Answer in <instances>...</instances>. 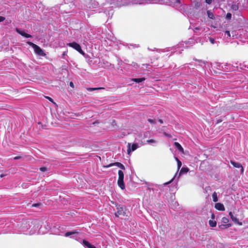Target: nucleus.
<instances>
[{
	"label": "nucleus",
	"instance_id": "1",
	"mask_svg": "<svg viewBox=\"0 0 248 248\" xmlns=\"http://www.w3.org/2000/svg\"><path fill=\"white\" fill-rule=\"evenodd\" d=\"M82 232L81 229L76 227V228L73 230L66 231L63 235L65 237H68L80 243L82 240L80 237V235H82Z\"/></svg>",
	"mask_w": 248,
	"mask_h": 248
},
{
	"label": "nucleus",
	"instance_id": "2",
	"mask_svg": "<svg viewBox=\"0 0 248 248\" xmlns=\"http://www.w3.org/2000/svg\"><path fill=\"white\" fill-rule=\"evenodd\" d=\"M112 204L114 205L116 208L117 212L115 213L114 215L116 217H119L120 216L124 217H127V208L124 205L119 204L118 203L111 201Z\"/></svg>",
	"mask_w": 248,
	"mask_h": 248
},
{
	"label": "nucleus",
	"instance_id": "3",
	"mask_svg": "<svg viewBox=\"0 0 248 248\" xmlns=\"http://www.w3.org/2000/svg\"><path fill=\"white\" fill-rule=\"evenodd\" d=\"M30 225V219H24L17 223V227L19 230L18 233L29 235V227Z\"/></svg>",
	"mask_w": 248,
	"mask_h": 248
},
{
	"label": "nucleus",
	"instance_id": "4",
	"mask_svg": "<svg viewBox=\"0 0 248 248\" xmlns=\"http://www.w3.org/2000/svg\"><path fill=\"white\" fill-rule=\"evenodd\" d=\"M41 228L39 222L36 219H30V225L29 227V235H32L38 232Z\"/></svg>",
	"mask_w": 248,
	"mask_h": 248
},
{
	"label": "nucleus",
	"instance_id": "5",
	"mask_svg": "<svg viewBox=\"0 0 248 248\" xmlns=\"http://www.w3.org/2000/svg\"><path fill=\"white\" fill-rule=\"evenodd\" d=\"M27 43L33 48L34 51L36 54L41 56H44L46 55L44 50L38 45L31 41H27Z\"/></svg>",
	"mask_w": 248,
	"mask_h": 248
},
{
	"label": "nucleus",
	"instance_id": "6",
	"mask_svg": "<svg viewBox=\"0 0 248 248\" xmlns=\"http://www.w3.org/2000/svg\"><path fill=\"white\" fill-rule=\"evenodd\" d=\"M233 65L230 63H219L217 65V68L224 71H233Z\"/></svg>",
	"mask_w": 248,
	"mask_h": 248
},
{
	"label": "nucleus",
	"instance_id": "7",
	"mask_svg": "<svg viewBox=\"0 0 248 248\" xmlns=\"http://www.w3.org/2000/svg\"><path fill=\"white\" fill-rule=\"evenodd\" d=\"M188 171H189V169L187 167L183 166L181 168L178 177H177V173H176L175 174V175L173 176V177L169 182L165 183L164 184V185H167L171 183L172 181H173L176 179V177H177V180H178L181 174L186 173Z\"/></svg>",
	"mask_w": 248,
	"mask_h": 248
},
{
	"label": "nucleus",
	"instance_id": "8",
	"mask_svg": "<svg viewBox=\"0 0 248 248\" xmlns=\"http://www.w3.org/2000/svg\"><path fill=\"white\" fill-rule=\"evenodd\" d=\"M67 46L75 49L82 55H85V53L82 50L80 45L76 42H72L67 44Z\"/></svg>",
	"mask_w": 248,
	"mask_h": 248
},
{
	"label": "nucleus",
	"instance_id": "9",
	"mask_svg": "<svg viewBox=\"0 0 248 248\" xmlns=\"http://www.w3.org/2000/svg\"><path fill=\"white\" fill-rule=\"evenodd\" d=\"M139 147V146L138 143H133L132 144L130 143H128L127 149V154L130 155L132 152L135 151Z\"/></svg>",
	"mask_w": 248,
	"mask_h": 248
},
{
	"label": "nucleus",
	"instance_id": "10",
	"mask_svg": "<svg viewBox=\"0 0 248 248\" xmlns=\"http://www.w3.org/2000/svg\"><path fill=\"white\" fill-rule=\"evenodd\" d=\"M16 32L19 34L21 35L23 37L28 38H32V36L30 34H28L26 32V30H22L20 28H16Z\"/></svg>",
	"mask_w": 248,
	"mask_h": 248
},
{
	"label": "nucleus",
	"instance_id": "11",
	"mask_svg": "<svg viewBox=\"0 0 248 248\" xmlns=\"http://www.w3.org/2000/svg\"><path fill=\"white\" fill-rule=\"evenodd\" d=\"M194 43V39L192 38H190V39H189V40L188 41H185L184 42H183L180 43L179 44H178L177 45V46H175V47L180 48L182 46L183 47L187 48V44H193Z\"/></svg>",
	"mask_w": 248,
	"mask_h": 248
},
{
	"label": "nucleus",
	"instance_id": "12",
	"mask_svg": "<svg viewBox=\"0 0 248 248\" xmlns=\"http://www.w3.org/2000/svg\"><path fill=\"white\" fill-rule=\"evenodd\" d=\"M229 215L232 221H233L235 224L239 226L242 225V222L239 221L238 219L236 217L234 216L233 213L232 211H230L229 212Z\"/></svg>",
	"mask_w": 248,
	"mask_h": 248
},
{
	"label": "nucleus",
	"instance_id": "13",
	"mask_svg": "<svg viewBox=\"0 0 248 248\" xmlns=\"http://www.w3.org/2000/svg\"><path fill=\"white\" fill-rule=\"evenodd\" d=\"M79 243L81 244L85 248H96L95 246L85 239H82Z\"/></svg>",
	"mask_w": 248,
	"mask_h": 248
},
{
	"label": "nucleus",
	"instance_id": "14",
	"mask_svg": "<svg viewBox=\"0 0 248 248\" xmlns=\"http://www.w3.org/2000/svg\"><path fill=\"white\" fill-rule=\"evenodd\" d=\"M230 163L234 168H240L241 173L244 172V169L241 163L232 160L230 161Z\"/></svg>",
	"mask_w": 248,
	"mask_h": 248
},
{
	"label": "nucleus",
	"instance_id": "15",
	"mask_svg": "<svg viewBox=\"0 0 248 248\" xmlns=\"http://www.w3.org/2000/svg\"><path fill=\"white\" fill-rule=\"evenodd\" d=\"M112 166H117V167L121 169L122 170H124L125 167L124 166L119 162H116L114 163H110L109 165L105 166L106 168H109Z\"/></svg>",
	"mask_w": 248,
	"mask_h": 248
},
{
	"label": "nucleus",
	"instance_id": "16",
	"mask_svg": "<svg viewBox=\"0 0 248 248\" xmlns=\"http://www.w3.org/2000/svg\"><path fill=\"white\" fill-rule=\"evenodd\" d=\"M215 207L216 209L220 211H223L225 210L223 204L220 202L216 203L215 205Z\"/></svg>",
	"mask_w": 248,
	"mask_h": 248
},
{
	"label": "nucleus",
	"instance_id": "17",
	"mask_svg": "<svg viewBox=\"0 0 248 248\" xmlns=\"http://www.w3.org/2000/svg\"><path fill=\"white\" fill-rule=\"evenodd\" d=\"M232 224H225L222 223L221 224H220V225L219 224L218 226V227L220 230H223L227 229L232 227Z\"/></svg>",
	"mask_w": 248,
	"mask_h": 248
},
{
	"label": "nucleus",
	"instance_id": "18",
	"mask_svg": "<svg viewBox=\"0 0 248 248\" xmlns=\"http://www.w3.org/2000/svg\"><path fill=\"white\" fill-rule=\"evenodd\" d=\"M145 79L146 78H145L142 77L140 78H133L131 79V80L136 83H140L144 81V80H145Z\"/></svg>",
	"mask_w": 248,
	"mask_h": 248
},
{
	"label": "nucleus",
	"instance_id": "19",
	"mask_svg": "<svg viewBox=\"0 0 248 248\" xmlns=\"http://www.w3.org/2000/svg\"><path fill=\"white\" fill-rule=\"evenodd\" d=\"M117 184L118 186L122 189L124 190L125 188L124 180H118Z\"/></svg>",
	"mask_w": 248,
	"mask_h": 248
},
{
	"label": "nucleus",
	"instance_id": "20",
	"mask_svg": "<svg viewBox=\"0 0 248 248\" xmlns=\"http://www.w3.org/2000/svg\"><path fill=\"white\" fill-rule=\"evenodd\" d=\"M146 142L154 146H156V144L157 143V141L156 140H154V139L148 140H146Z\"/></svg>",
	"mask_w": 248,
	"mask_h": 248
},
{
	"label": "nucleus",
	"instance_id": "21",
	"mask_svg": "<svg viewBox=\"0 0 248 248\" xmlns=\"http://www.w3.org/2000/svg\"><path fill=\"white\" fill-rule=\"evenodd\" d=\"M118 180H124V173L122 170L118 171Z\"/></svg>",
	"mask_w": 248,
	"mask_h": 248
},
{
	"label": "nucleus",
	"instance_id": "22",
	"mask_svg": "<svg viewBox=\"0 0 248 248\" xmlns=\"http://www.w3.org/2000/svg\"><path fill=\"white\" fill-rule=\"evenodd\" d=\"M213 201L215 202H217L218 200L217 193L214 192L212 195Z\"/></svg>",
	"mask_w": 248,
	"mask_h": 248
},
{
	"label": "nucleus",
	"instance_id": "23",
	"mask_svg": "<svg viewBox=\"0 0 248 248\" xmlns=\"http://www.w3.org/2000/svg\"><path fill=\"white\" fill-rule=\"evenodd\" d=\"M207 15L208 17L210 19H214L215 18L214 14L210 10L207 11Z\"/></svg>",
	"mask_w": 248,
	"mask_h": 248
},
{
	"label": "nucleus",
	"instance_id": "24",
	"mask_svg": "<svg viewBox=\"0 0 248 248\" xmlns=\"http://www.w3.org/2000/svg\"><path fill=\"white\" fill-rule=\"evenodd\" d=\"M231 9L234 11H237L239 9L238 4L236 3H232L231 5Z\"/></svg>",
	"mask_w": 248,
	"mask_h": 248
},
{
	"label": "nucleus",
	"instance_id": "25",
	"mask_svg": "<svg viewBox=\"0 0 248 248\" xmlns=\"http://www.w3.org/2000/svg\"><path fill=\"white\" fill-rule=\"evenodd\" d=\"M229 219L228 217H223L221 219V222L223 224H229Z\"/></svg>",
	"mask_w": 248,
	"mask_h": 248
},
{
	"label": "nucleus",
	"instance_id": "26",
	"mask_svg": "<svg viewBox=\"0 0 248 248\" xmlns=\"http://www.w3.org/2000/svg\"><path fill=\"white\" fill-rule=\"evenodd\" d=\"M175 158L176 161H177L178 170H179L181 167L182 163V162L177 157H175Z\"/></svg>",
	"mask_w": 248,
	"mask_h": 248
},
{
	"label": "nucleus",
	"instance_id": "27",
	"mask_svg": "<svg viewBox=\"0 0 248 248\" xmlns=\"http://www.w3.org/2000/svg\"><path fill=\"white\" fill-rule=\"evenodd\" d=\"M209 224L212 227H215L217 226V222L215 220H209Z\"/></svg>",
	"mask_w": 248,
	"mask_h": 248
},
{
	"label": "nucleus",
	"instance_id": "28",
	"mask_svg": "<svg viewBox=\"0 0 248 248\" xmlns=\"http://www.w3.org/2000/svg\"><path fill=\"white\" fill-rule=\"evenodd\" d=\"M190 72L192 73V74L193 75H196V76L199 77V72L197 70L192 68V71H190Z\"/></svg>",
	"mask_w": 248,
	"mask_h": 248
},
{
	"label": "nucleus",
	"instance_id": "29",
	"mask_svg": "<svg viewBox=\"0 0 248 248\" xmlns=\"http://www.w3.org/2000/svg\"><path fill=\"white\" fill-rule=\"evenodd\" d=\"M224 37L227 38H230L231 37V33L229 31H226L224 32Z\"/></svg>",
	"mask_w": 248,
	"mask_h": 248
},
{
	"label": "nucleus",
	"instance_id": "30",
	"mask_svg": "<svg viewBox=\"0 0 248 248\" xmlns=\"http://www.w3.org/2000/svg\"><path fill=\"white\" fill-rule=\"evenodd\" d=\"M174 144H175L176 147H177V149L179 151H181V150H183L182 147L181 146V145L178 142H175L174 143Z\"/></svg>",
	"mask_w": 248,
	"mask_h": 248
},
{
	"label": "nucleus",
	"instance_id": "31",
	"mask_svg": "<svg viewBox=\"0 0 248 248\" xmlns=\"http://www.w3.org/2000/svg\"><path fill=\"white\" fill-rule=\"evenodd\" d=\"M102 88H89L87 89V90L90 92H92L96 90H98L100 89H102Z\"/></svg>",
	"mask_w": 248,
	"mask_h": 248
},
{
	"label": "nucleus",
	"instance_id": "32",
	"mask_svg": "<svg viewBox=\"0 0 248 248\" xmlns=\"http://www.w3.org/2000/svg\"><path fill=\"white\" fill-rule=\"evenodd\" d=\"M232 14L230 13H228L226 15V16H225V18L227 20H230L232 18Z\"/></svg>",
	"mask_w": 248,
	"mask_h": 248
},
{
	"label": "nucleus",
	"instance_id": "33",
	"mask_svg": "<svg viewBox=\"0 0 248 248\" xmlns=\"http://www.w3.org/2000/svg\"><path fill=\"white\" fill-rule=\"evenodd\" d=\"M193 31L197 33L198 31H199L201 30V28L200 27H193V28H192Z\"/></svg>",
	"mask_w": 248,
	"mask_h": 248
},
{
	"label": "nucleus",
	"instance_id": "34",
	"mask_svg": "<svg viewBox=\"0 0 248 248\" xmlns=\"http://www.w3.org/2000/svg\"><path fill=\"white\" fill-rule=\"evenodd\" d=\"M240 69H244V68H246L247 66V63L244 62L243 63H240L239 64Z\"/></svg>",
	"mask_w": 248,
	"mask_h": 248
},
{
	"label": "nucleus",
	"instance_id": "35",
	"mask_svg": "<svg viewBox=\"0 0 248 248\" xmlns=\"http://www.w3.org/2000/svg\"><path fill=\"white\" fill-rule=\"evenodd\" d=\"M193 60L195 61L198 62L200 63H202L204 64H205L206 63H207V62H205V61H203L201 60H198V59H197L196 58L193 59Z\"/></svg>",
	"mask_w": 248,
	"mask_h": 248
},
{
	"label": "nucleus",
	"instance_id": "36",
	"mask_svg": "<svg viewBox=\"0 0 248 248\" xmlns=\"http://www.w3.org/2000/svg\"><path fill=\"white\" fill-rule=\"evenodd\" d=\"M45 98L47 99L48 100H49L50 102L52 103L53 104L56 105L55 102L54 101L53 99L51 97L47 96H45Z\"/></svg>",
	"mask_w": 248,
	"mask_h": 248
},
{
	"label": "nucleus",
	"instance_id": "37",
	"mask_svg": "<svg viewBox=\"0 0 248 248\" xmlns=\"http://www.w3.org/2000/svg\"><path fill=\"white\" fill-rule=\"evenodd\" d=\"M39 170L42 172H45L47 170V168L46 167H42L40 168Z\"/></svg>",
	"mask_w": 248,
	"mask_h": 248
},
{
	"label": "nucleus",
	"instance_id": "38",
	"mask_svg": "<svg viewBox=\"0 0 248 248\" xmlns=\"http://www.w3.org/2000/svg\"><path fill=\"white\" fill-rule=\"evenodd\" d=\"M148 121L151 124H155V120L152 119H148Z\"/></svg>",
	"mask_w": 248,
	"mask_h": 248
},
{
	"label": "nucleus",
	"instance_id": "39",
	"mask_svg": "<svg viewBox=\"0 0 248 248\" xmlns=\"http://www.w3.org/2000/svg\"><path fill=\"white\" fill-rule=\"evenodd\" d=\"M233 65V71L234 70V68L235 67L236 68H238V62H232V64Z\"/></svg>",
	"mask_w": 248,
	"mask_h": 248
},
{
	"label": "nucleus",
	"instance_id": "40",
	"mask_svg": "<svg viewBox=\"0 0 248 248\" xmlns=\"http://www.w3.org/2000/svg\"><path fill=\"white\" fill-rule=\"evenodd\" d=\"M41 205V203H36L32 204L31 206L34 207H39V206H40Z\"/></svg>",
	"mask_w": 248,
	"mask_h": 248
},
{
	"label": "nucleus",
	"instance_id": "41",
	"mask_svg": "<svg viewBox=\"0 0 248 248\" xmlns=\"http://www.w3.org/2000/svg\"><path fill=\"white\" fill-rule=\"evenodd\" d=\"M209 41L212 44H214L215 43V39L212 37L209 38Z\"/></svg>",
	"mask_w": 248,
	"mask_h": 248
},
{
	"label": "nucleus",
	"instance_id": "42",
	"mask_svg": "<svg viewBox=\"0 0 248 248\" xmlns=\"http://www.w3.org/2000/svg\"><path fill=\"white\" fill-rule=\"evenodd\" d=\"M205 2L208 4H211L212 2V0H205Z\"/></svg>",
	"mask_w": 248,
	"mask_h": 248
},
{
	"label": "nucleus",
	"instance_id": "43",
	"mask_svg": "<svg viewBox=\"0 0 248 248\" xmlns=\"http://www.w3.org/2000/svg\"><path fill=\"white\" fill-rule=\"evenodd\" d=\"M5 19V17L3 16H0V22L3 21Z\"/></svg>",
	"mask_w": 248,
	"mask_h": 248
},
{
	"label": "nucleus",
	"instance_id": "44",
	"mask_svg": "<svg viewBox=\"0 0 248 248\" xmlns=\"http://www.w3.org/2000/svg\"><path fill=\"white\" fill-rule=\"evenodd\" d=\"M86 60H88L90 59V57L89 56V55L85 53V55H83Z\"/></svg>",
	"mask_w": 248,
	"mask_h": 248
},
{
	"label": "nucleus",
	"instance_id": "45",
	"mask_svg": "<svg viewBox=\"0 0 248 248\" xmlns=\"http://www.w3.org/2000/svg\"><path fill=\"white\" fill-rule=\"evenodd\" d=\"M69 85H70V87H72V88H74V83H73V82H72V81L70 82V83H69Z\"/></svg>",
	"mask_w": 248,
	"mask_h": 248
},
{
	"label": "nucleus",
	"instance_id": "46",
	"mask_svg": "<svg viewBox=\"0 0 248 248\" xmlns=\"http://www.w3.org/2000/svg\"><path fill=\"white\" fill-rule=\"evenodd\" d=\"M20 158H21V156H15V157L14 158V159L15 160H18V159H20Z\"/></svg>",
	"mask_w": 248,
	"mask_h": 248
},
{
	"label": "nucleus",
	"instance_id": "47",
	"mask_svg": "<svg viewBox=\"0 0 248 248\" xmlns=\"http://www.w3.org/2000/svg\"><path fill=\"white\" fill-rule=\"evenodd\" d=\"M200 6V4L197 2V3L195 4V7L197 9H198Z\"/></svg>",
	"mask_w": 248,
	"mask_h": 248
},
{
	"label": "nucleus",
	"instance_id": "48",
	"mask_svg": "<svg viewBox=\"0 0 248 248\" xmlns=\"http://www.w3.org/2000/svg\"><path fill=\"white\" fill-rule=\"evenodd\" d=\"M158 122H159L161 124H163V121L162 119H159V120H158Z\"/></svg>",
	"mask_w": 248,
	"mask_h": 248
},
{
	"label": "nucleus",
	"instance_id": "49",
	"mask_svg": "<svg viewBox=\"0 0 248 248\" xmlns=\"http://www.w3.org/2000/svg\"><path fill=\"white\" fill-rule=\"evenodd\" d=\"M116 124V121H115V120H113L112 121V124L113 125H114V124Z\"/></svg>",
	"mask_w": 248,
	"mask_h": 248
},
{
	"label": "nucleus",
	"instance_id": "50",
	"mask_svg": "<svg viewBox=\"0 0 248 248\" xmlns=\"http://www.w3.org/2000/svg\"><path fill=\"white\" fill-rule=\"evenodd\" d=\"M222 122V120L221 119H218L217 120V124H219Z\"/></svg>",
	"mask_w": 248,
	"mask_h": 248
},
{
	"label": "nucleus",
	"instance_id": "51",
	"mask_svg": "<svg viewBox=\"0 0 248 248\" xmlns=\"http://www.w3.org/2000/svg\"><path fill=\"white\" fill-rule=\"evenodd\" d=\"M212 219H214L215 218V215L214 214H212V217H211Z\"/></svg>",
	"mask_w": 248,
	"mask_h": 248
},
{
	"label": "nucleus",
	"instance_id": "52",
	"mask_svg": "<svg viewBox=\"0 0 248 248\" xmlns=\"http://www.w3.org/2000/svg\"><path fill=\"white\" fill-rule=\"evenodd\" d=\"M131 46H134V47H138L139 46H137V45H130Z\"/></svg>",
	"mask_w": 248,
	"mask_h": 248
},
{
	"label": "nucleus",
	"instance_id": "53",
	"mask_svg": "<svg viewBox=\"0 0 248 248\" xmlns=\"http://www.w3.org/2000/svg\"><path fill=\"white\" fill-rule=\"evenodd\" d=\"M177 3H180V0H175Z\"/></svg>",
	"mask_w": 248,
	"mask_h": 248
},
{
	"label": "nucleus",
	"instance_id": "54",
	"mask_svg": "<svg viewBox=\"0 0 248 248\" xmlns=\"http://www.w3.org/2000/svg\"><path fill=\"white\" fill-rule=\"evenodd\" d=\"M165 135L166 136H167V137H169V136H170L169 134H167V133H165Z\"/></svg>",
	"mask_w": 248,
	"mask_h": 248
},
{
	"label": "nucleus",
	"instance_id": "55",
	"mask_svg": "<svg viewBox=\"0 0 248 248\" xmlns=\"http://www.w3.org/2000/svg\"><path fill=\"white\" fill-rule=\"evenodd\" d=\"M185 67L186 69L187 67H188V65H185Z\"/></svg>",
	"mask_w": 248,
	"mask_h": 248
},
{
	"label": "nucleus",
	"instance_id": "56",
	"mask_svg": "<svg viewBox=\"0 0 248 248\" xmlns=\"http://www.w3.org/2000/svg\"><path fill=\"white\" fill-rule=\"evenodd\" d=\"M3 176H4V175L3 174L0 175V177H3Z\"/></svg>",
	"mask_w": 248,
	"mask_h": 248
},
{
	"label": "nucleus",
	"instance_id": "57",
	"mask_svg": "<svg viewBox=\"0 0 248 248\" xmlns=\"http://www.w3.org/2000/svg\"><path fill=\"white\" fill-rule=\"evenodd\" d=\"M157 51L159 52L160 51L158 49H157Z\"/></svg>",
	"mask_w": 248,
	"mask_h": 248
},
{
	"label": "nucleus",
	"instance_id": "58",
	"mask_svg": "<svg viewBox=\"0 0 248 248\" xmlns=\"http://www.w3.org/2000/svg\"><path fill=\"white\" fill-rule=\"evenodd\" d=\"M247 68H248V64H247Z\"/></svg>",
	"mask_w": 248,
	"mask_h": 248
}]
</instances>
